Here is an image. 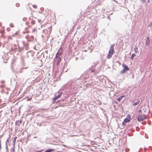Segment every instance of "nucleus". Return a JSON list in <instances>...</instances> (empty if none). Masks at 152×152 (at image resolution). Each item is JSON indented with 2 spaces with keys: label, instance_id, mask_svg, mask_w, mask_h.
<instances>
[{
  "label": "nucleus",
  "instance_id": "f03ea898",
  "mask_svg": "<svg viewBox=\"0 0 152 152\" xmlns=\"http://www.w3.org/2000/svg\"><path fill=\"white\" fill-rule=\"evenodd\" d=\"M146 116L143 113L141 110L139 111V114L137 117V119L139 121H142L145 119Z\"/></svg>",
  "mask_w": 152,
  "mask_h": 152
},
{
  "label": "nucleus",
  "instance_id": "7ed1b4c3",
  "mask_svg": "<svg viewBox=\"0 0 152 152\" xmlns=\"http://www.w3.org/2000/svg\"><path fill=\"white\" fill-rule=\"evenodd\" d=\"M122 65L124 68V69L120 72V74H121L125 73L127 71L129 70V69L127 65L125 64L124 63H123Z\"/></svg>",
  "mask_w": 152,
  "mask_h": 152
},
{
  "label": "nucleus",
  "instance_id": "cd10ccee",
  "mask_svg": "<svg viewBox=\"0 0 152 152\" xmlns=\"http://www.w3.org/2000/svg\"><path fill=\"white\" fill-rule=\"evenodd\" d=\"M1 33H2V31L0 32Z\"/></svg>",
  "mask_w": 152,
  "mask_h": 152
},
{
  "label": "nucleus",
  "instance_id": "6ab92c4d",
  "mask_svg": "<svg viewBox=\"0 0 152 152\" xmlns=\"http://www.w3.org/2000/svg\"><path fill=\"white\" fill-rule=\"evenodd\" d=\"M91 72H95V70L94 69H91Z\"/></svg>",
  "mask_w": 152,
  "mask_h": 152
},
{
  "label": "nucleus",
  "instance_id": "a878e982",
  "mask_svg": "<svg viewBox=\"0 0 152 152\" xmlns=\"http://www.w3.org/2000/svg\"><path fill=\"white\" fill-rule=\"evenodd\" d=\"M150 1V0H148V2H149Z\"/></svg>",
  "mask_w": 152,
  "mask_h": 152
},
{
  "label": "nucleus",
  "instance_id": "1a4fd4ad",
  "mask_svg": "<svg viewBox=\"0 0 152 152\" xmlns=\"http://www.w3.org/2000/svg\"><path fill=\"white\" fill-rule=\"evenodd\" d=\"M56 58V59H57V63L56 65H58L59 64L61 61V58Z\"/></svg>",
  "mask_w": 152,
  "mask_h": 152
},
{
  "label": "nucleus",
  "instance_id": "2eb2a0df",
  "mask_svg": "<svg viewBox=\"0 0 152 152\" xmlns=\"http://www.w3.org/2000/svg\"><path fill=\"white\" fill-rule=\"evenodd\" d=\"M136 55L135 54L133 53L131 55V59H133L134 58V57Z\"/></svg>",
  "mask_w": 152,
  "mask_h": 152
},
{
  "label": "nucleus",
  "instance_id": "f3484780",
  "mask_svg": "<svg viewBox=\"0 0 152 152\" xmlns=\"http://www.w3.org/2000/svg\"><path fill=\"white\" fill-rule=\"evenodd\" d=\"M127 118H128V119H129V120H130L131 116H130V115L129 114H128L127 115Z\"/></svg>",
  "mask_w": 152,
  "mask_h": 152
},
{
  "label": "nucleus",
  "instance_id": "4468645a",
  "mask_svg": "<svg viewBox=\"0 0 152 152\" xmlns=\"http://www.w3.org/2000/svg\"><path fill=\"white\" fill-rule=\"evenodd\" d=\"M134 50L135 53H138V48L137 47H135L134 48Z\"/></svg>",
  "mask_w": 152,
  "mask_h": 152
},
{
  "label": "nucleus",
  "instance_id": "423d86ee",
  "mask_svg": "<svg viewBox=\"0 0 152 152\" xmlns=\"http://www.w3.org/2000/svg\"><path fill=\"white\" fill-rule=\"evenodd\" d=\"M62 93H61V92L57 96L53 98V100L54 101H56L57 99H58V98H59L62 95Z\"/></svg>",
  "mask_w": 152,
  "mask_h": 152
},
{
  "label": "nucleus",
  "instance_id": "bb28decb",
  "mask_svg": "<svg viewBox=\"0 0 152 152\" xmlns=\"http://www.w3.org/2000/svg\"><path fill=\"white\" fill-rule=\"evenodd\" d=\"M3 47H4V45H3Z\"/></svg>",
  "mask_w": 152,
  "mask_h": 152
},
{
  "label": "nucleus",
  "instance_id": "412c9836",
  "mask_svg": "<svg viewBox=\"0 0 152 152\" xmlns=\"http://www.w3.org/2000/svg\"><path fill=\"white\" fill-rule=\"evenodd\" d=\"M1 141L0 140V150H1Z\"/></svg>",
  "mask_w": 152,
  "mask_h": 152
},
{
  "label": "nucleus",
  "instance_id": "5701e85b",
  "mask_svg": "<svg viewBox=\"0 0 152 152\" xmlns=\"http://www.w3.org/2000/svg\"><path fill=\"white\" fill-rule=\"evenodd\" d=\"M145 0H142V3H144L145 2Z\"/></svg>",
  "mask_w": 152,
  "mask_h": 152
},
{
  "label": "nucleus",
  "instance_id": "a211bd4d",
  "mask_svg": "<svg viewBox=\"0 0 152 152\" xmlns=\"http://www.w3.org/2000/svg\"><path fill=\"white\" fill-rule=\"evenodd\" d=\"M10 26L11 27H14V25L12 23H11L10 24Z\"/></svg>",
  "mask_w": 152,
  "mask_h": 152
},
{
  "label": "nucleus",
  "instance_id": "f8f14e48",
  "mask_svg": "<svg viewBox=\"0 0 152 152\" xmlns=\"http://www.w3.org/2000/svg\"><path fill=\"white\" fill-rule=\"evenodd\" d=\"M21 124V121H16V122H15V124L16 125H18V126H20V124Z\"/></svg>",
  "mask_w": 152,
  "mask_h": 152
},
{
  "label": "nucleus",
  "instance_id": "9b49d317",
  "mask_svg": "<svg viewBox=\"0 0 152 152\" xmlns=\"http://www.w3.org/2000/svg\"><path fill=\"white\" fill-rule=\"evenodd\" d=\"M54 149H50L46 150L45 152H53L54 151Z\"/></svg>",
  "mask_w": 152,
  "mask_h": 152
},
{
  "label": "nucleus",
  "instance_id": "6e6552de",
  "mask_svg": "<svg viewBox=\"0 0 152 152\" xmlns=\"http://www.w3.org/2000/svg\"><path fill=\"white\" fill-rule=\"evenodd\" d=\"M130 121V120H129V119H128V118H126L124 120V121H123V122H122V124L124 125V124H125L126 123H127V122H129V121Z\"/></svg>",
  "mask_w": 152,
  "mask_h": 152
},
{
  "label": "nucleus",
  "instance_id": "aec40b11",
  "mask_svg": "<svg viewBox=\"0 0 152 152\" xmlns=\"http://www.w3.org/2000/svg\"><path fill=\"white\" fill-rule=\"evenodd\" d=\"M16 5L17 7H19L20 6V5L19 3H17L16 4Z\"/></svg>",
  "mask_w": 152,
  "mask_h": 152
},
{
  "label": "nucleus",
  "instance_id": "f257e3e1",
  "mask_svg": "<svg viewBox=\"0 0 152 152\" xmlns=\"http://www.w3.org/2000/svg\"><path fill=\"white\" fill-rule=\"evenodd\" d=\"M114 44H112L110 46V50L107 56L108 59L110 58L114 53Z\"/></svg>",
  "mask_w": 152,
  "mask_h": 152
},
{
  "label": "nucleus",
  "instance_id": "4be33fe9",
  "mask_svg": "<svg viewBox=\"0 0 152 152\" xmlns=\"http://www.w3.org/2000/svg\"><path fill=\"white\" fill-rule=\"evenodd\" d=\"M32 6L34 8H36L37 7V6L36 5H32Z\"/></svg>",
  "mask_w": 152,
  "mask_h": 152
},
{
  "label": "nucleus",
  "instance_id": "39448f33",
  "mask_svg": "<svg viewBox=\"0 0 152 152\" xmlns=\"http://www.w3.org/2000/svg\"><path fill=\"white\" fill-rule=\"evenodd\" d=\"M62 54V53L58 50L56 55V58H61L60 56Z\"/></svg>",
  "mask_w": 152,
  "mask_h": 152
},
{
  "label": "nucleus",
  "instance_id": "b1692460",
  "mask_svg": "<svg viewBox=\"0 0 152 152\" xmlns=\"http://www.w3.org/2000/svg\"><path fill=\"white\" fill-rule=\"evenodd\" d=\"M36 29H33L32 31V32H34V31H36Z\"/></svg>",
  "mask_w": 152,
  "mask_h": 152
},
{
  "label": "nucleus",
  "instance_id": "ddd939ff",
  "mask_svg": "<svg viewBox=\"0 0 152 152\" xmlns=\"http://www.w3.org/2000/svg\"><path fill=\"white\" fill-rule=\"evenodd\" d=\"M139 102H140V101L138 100L137 102L134 103L132 105L133 106H136V105H137L139 104Z\"/></svg>",
  "mask_w": 152,
  "mask_h": 152
},
{
  "label": "nucleus",
  "instance_id": "20e7f679",
  "mask_svg": "<svg viewBox=\"0 0 152 152\" xmlns=\"http://www.w3.org/2000/svg\"><path fill=\"white\" fill-rule=\"evenodd\" d=\"M31 22V25H34L35 23V21L34 20H29V21L28 22H26V24L27 25H29V27H31V26L29 25V23Z\"/></svg>",
  "mask_w": 152,
  "mask_h": 152
},
{
  "label": "nucleus",
  "instance_id": "dca6fc26",
  "mask_svg": "<svg viewBox=\"0 0 152 152\" xmlns=\"http://www.w3.org/2000/svg\"><path fill=\"white\" fill-rule=\"evenodd\" d=\"M17 138V137H15L14 139V140H13V143H14V144L15 143V141H16V139Z\"/></svg>",
  "mask_w": 152,
  "mask_h": 152
},
{
  "label": "nucleus",
  "instance_id": "c85d7f7f",
  "mask_svg": "<svg viewBox=\"0 0 152 152\" xmlns=\"http://www.w3.org/2000/svg\"><path fill=\"white\" fill-rule=\"evenodd\" d=\"M1 26V25L0 24V27Z\"/></svg>",
  "mask_w": 152,
  "mask_h": 152
},
{
  "label": "nucleus",
  "instance_id": "0eeeda50",
  "mask_svg": "<svg viewBox=\"0 0 152 152\" xmlns=\"http://www.w3.org/2000/svg\"><path fill=\"white\" fill-rule=\"evenodd\" d=\"M145 45L147 46H148L150 44V39L149 37H147L145 42Z\"/></svg>",
  "mask_w": 152,
  "mask_h": 152
},
{
  "label": "nucleus",
  "instance_id": "393cba45",
  "mask_svg": "<svg viewBox=\"0 0 152 152\" xmlns=\"http://www.w3.org/2000/svg\"><path fill=\"white\" fill-rule=\"evenodd\" d=\"M12 150L13 151V152H14V151H15V148H12Z\"/></svg>",
  "mask_w": 152,
  "mask_h": 152
},
{
  "label": "nucleus",
  "instance_id": "9d476101",
  "mask_svg": "<svg viewBox=\"0 0 152 152\" xmlns=\"http://www.w3.org/2000/svg\"><path fill=\"white\" fill-rule=\"evenodd\" d=\"M125 95H123L120 96L117 99V100L118 102H120L121 99H122V98L123 97H125Z\"/></svg>",
  "mask_w": 152,
  "mask_h": 152
}]
</instances>
